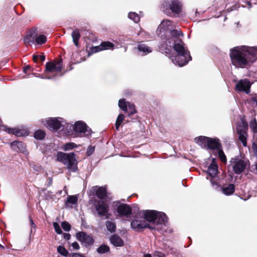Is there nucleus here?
<instances>
[{"mask_svg":"<svg viewBox=\"0 0 257 257\" xmlns=\"http://www.w3.org/2000/svg\"><path fill=\"white\" fill-rule=\"evenodd\" d=\"M137 49L139 54L141 55H146L153 51L152 47L142 42L138 44Z\"/></svg>","mask_w":257,"mask_h":257,"instance_id":"6ab92c4d","label":"nucleus"},{"mask_svg":"<svg viewBox=\"0 0 257 257\" xmlns=\"http://www.w3.org/2000/svg\"><path fill=\"white\" fill-rule=\"evenodd\" d=\"M251 150L253 154L257 156V145L255 143L252 144Z\"/></svg>","mask_w":257,"mask_h":257,"instance_id":"c03bdc74","label":"nucleus"},{"mask_svg":"<svg viewBox=\"0 0 257 257\" xmlns=\"http://www.w3.org/2000/svg\"><path fill=\"white\" fill-rule=\"evenodd\" d=\"M37 36V29L34 28L30 30L24 39L25 44H29L30 43H34L35 39Z\"/></svg>","mask_w":257,"mask_h":257,"instance_id":"a211bd4d","label":"nucleus"},{"mask_svg":"<svg viewBox=\"0 0 257 257\" xmlns=\"http://www.w3.org/2000/svg\"><path fill=\"white\" fill-rule=\"evenodd\" d=\"M157 257H166L164 254L161 253H158L157 255Z\"/></svg>","mask_w":257,"mask_h":257,"instance_id":"6e6d98bb","label":"nucleus"},{"mask_svg":"<svg viewBox=\"0 0 257 257\" xmlns=\"http://www.w3.org/2000/svg\"><path fill=\"white\" fill-rule=\"evenodd\" d=\"M46 41V37L44 35H40L36 37L34 42H35L38 45H41L45 43Z\"/></svg>","mask_w":257,"mask_h":257,"instance_id":"cd10ccee","label":"nucleus"},{"mask_svg":"<svg viewBox=\"0 0 257 257\" xmlns=\"http://www.w3.org/2000/svg\"><path fill=\"white\" fill-rule=\"evenodd\" d=\"M57 251L59 253L64 256H68L70 254H69L68 251L64 247V246L62 245H59L57 247Z\"/></svg>","mask_w":257,"mask_h":257,"instance_id":"c85d7f7f","label":"nucleus"},{"mask_svg":"<svg viewBox=\"0 0 257 257\" xmlns=\"http://www.w3.org/2000/svg\"><path fill=\"white\" fill-rule=\"evenodd\" d=\"M39 56H38V55H34L33 56L34 61H36L37 60V59L39 58Z\"/></svg>","mask_w":257,"mask_h":257,"instance_id":"864d4df0","label":"nucleus"},{"mask_svg":"<svg viewBox=\"0 0 257 257\" xmlns=\"http://www.w3.org/2000/svg\"><path fill=\"white\" fill-rule=\"evenodd\" d=\"M30 69V67L29 66H27V67H25L24 68V70H23V71L25 73H27V72L28 70H29Z\"/></svg>","mask_w":257,"mask_h":257,"instance_id":"3c124183","label":"nucleus"},{"mask_svg":"<svg viewBox=\"0 0 257 257\" xmlns=\"http://www.w3.org/2000/svg\"><path fill=\"white\" fill-rule=\"evenodd\" d=\"M39 58H40L42 61H44L45 59V57L44 55H40Z\"/></svg>","mask_w":257,"mask_h":257,"instance_id":"5fc2aeb1","label":"nucleus"},{"mask_svg":"<svg viewBox=\"0 0 257 257\" xmlns=\"http://www.w3.org/2000/svg\"><path fill=\"white\" fill-rule=\"evenodd\" d=\"M173 28V25L171 21L169 20H164L159 26L157 29V32L160 33H164L168 38L170 36L171 30ZM173 30H172L173 31Z\"/></svg>","mask_w":257,"mask_h":257,"instance_id":"9b49d317","label":"nucleus"},{"mask_svg":"<svg viewBox=\"0 0 257 257\" xmlns=\"http://www.w3.org/2000/svg\"><path fill=\"white\" fill-rule=\"evenodd\" d=\"M109 250V247L106 245H101L97 249V251L99 253H104Z\"/></svg>","mask_w":257,"mask_h":257,"instance_id":"c9c22d12","label":"nucleus"},{"mask_svg":"<svg viewBox=\"0 0 257 257\" xmlns=\"http://www.w3.org/2000/svg\"><path fill=\"white\" fill-rule=\"evenodd\" d=\"M106 226L108 231L110 232L115 231L116 226L115 223L112 221H107L106 222Z\"/></svg>","mask_w":257,"mask_h":257,"instance_id":"c756f323","label":"nucleus"},{"mask_svg":"<svg viewBox=\"0 0 257 257\" xmlns=\"http://www.w3.org/2000/svg\"><path fill=\"white\" fill-rule=\"evenodd\" d=\"M144 257H152L150 254H146L144 255Z\"/></svg>","mask_w":257,"mask_h":257,"instance_id":"4d7b16f0","label":"nucleus"},{"mask_svg":"<svg viewBox=\"0 0 257 257\" xmlns=\"http://www.w3.org/2000/svg\"><path fill=\"white\" fill-rule=\"evenodd\" d=\"M44 124L48 128L55 131H63L64 128H67L69 126L70 128L72 127L76 134L79 137H88L91 134V130L84 122L81 121L76 122L72 126L66 123L61 117L49 118L45 120Z\"/></svg>","mask_w":257,"mask_h":257,"instance_id":"f03ea898","label":"nucleus"},{"mask_svg":"<svg viewBox=\"0 0 257 257\" xmlns=\"http://www.w3.org/2000/svg\"><path fill=\"white\" fill-rule=\"evenodd\" d=\"M209 139V138L208 137L200 136L199 137L196 138L195 139V141L197 144L202 147L206 146L207 147Z\"/></svg>","mask_w":257,"mask_h":257,"instance_id":"393cba45","label":"nucleus"},{"mask_svg":"<svg viewBox=\"0 0 257 257\" xmlns=\"http://www.w3.org/2000/svg\"><path fill=\"white\" fill-rule=\"evenodd\" d=\"M235 190L234 185L233 184H229L226 187L222 188V193L226 195H230L233 193Z\"/></svg>","mask_w":257,"mask_h":257,"instance_id":"a878e982","label":"nucleus"},{"mask_svg":"<svg viewBox=\"0 0 257 257\" xmlns=\"http://www.w3.org/2000/svg\"><path fill=\"white\" fill-rule=\"evenodd\" d=\"M257 54L255 48L244 46L236 47L230 50L232 63L236 67L244 68L251 60V57Z\"/></svg>","mask_w":257,"mask_h":257,"instance_id":"7ed1b4c3","label":"nucleus"},{"mask_svg":"<svg viewBox=\"0 0 257 257\" xmlns=\"http://www.w3.org/2000/svg\"><path fill=\"white\" fill-rule=\"evenodd\" d=\"M53 227L55 229V231L58 233V234H61L62 231V230L60 228V226L59 225V224L57 223V222H54L53 223Z\"/></svg>","mask_w":257,"mask_h":257,"instance_id":"ea45409f","label":"nucleus"},{"mask_svg":"<svg viewBox=\"0 0 257 257\" xmlns=\"http://www.w3.org/2000/svg\"><path fill=\"white\" fill-rule=\"evenodd\" d=\"M93 190L95 191L97 197L100 199H104L106 196V190L102 187H95Z\"/></svg>","mask_w":257,"mask_h":257,"instance_id":"5701e85b","label":"nucleus"},{"mask_svg":"<svg viewBox=\"0 0 257 257\" xmlns=\"http://www.w3.org/2000/svg\"><path fill=\"white\" fill-rule=\"evenodd\" d=\"M61 225L63 229L66 231H68L71 229L70 224L66 221L63 222Z\"/></svg>","mask_w":257,"mask_h":257,"instance_id":"58836bf2","label":"nucleus"},{"mask_svg":"<svg viewBox=\"0 0 257 257\" xmlns=\"http://www.w3.org/2000/svg\"><path fill=\"white\" fill-rule=\"evenodd\" d=\"M30 223H31V226L32 229L33 228H36V225H35L33 220L31 218H30Z\"/></svg>","mask_w":257,"mask_h":257,"instance_id":"8fccbe9b","label":"nucleus"},{"mask_svg":"<svg viewBox=\"0 0 257 257\" xmlns=\"http://www.w3.org/2000/svg\"><path fill=\"white\" fill-rule=\"evenodd\" d=\"M251 84L247 79H240L236 82L234 89L238 92H244L246 94H248L250 92Z\"/></svg>","mask_w":257,"mask_h":257,"instance_id":"1a4fd4ad","label":"nucleus"},{"mask_svg":"<svg viewBox=\"0 0 257 257\" xmlns=\"http://www.w3.org/2000/svg\"><path fill=\"white\" fill-rule=\"evenodd\" d=\"M57 160L65 165L70 172H76L77 170V161L74 153L58 152L57 154Z\"/></svg>","mask_w":257,"mask_h":257,"instance_id":"20e7f679","label":"nucleus"},{"mask_svg":"<svg viewBox=\"0 0 257 257\" xmlns=\"http://www.w3.org/2000/svg\"><path fill=\"white\" fill-rule=\"evenodd\" d=\"M77 200L78 198L76 196H69L67 198V202L72 204H76Z\"/></svg>","mask_w":257,"mask_h":257,"instance_id":"4c0bfd02","label":"nucleus"},{"mask_svg":"<svg viewBox=\"0 0 257 257\" xmlns=\"http://www.w3.org/2000/svg\"><path fill=\"white\" fill-rule=\"evenodd\" d=\"M250 101L252 105H255L256 106H257V96H254L251 97Z\"/></svg>","mask_w":257,"mask_h":257,"instance_id":"de8ad7c7","label":"nucleus"},{"mask_svg":"<svg viewBox=\"0 0 257 257\" xmlns=\"http://www.w3.org/2000/svg\"><path fill=\"white\" fill-rule=\"evenodd\" d=\"M244 125V130H240L238 127L237 128V132L239 135V139L241 142L243 146H246V137L247 134L246 130L247 128V124L243 123Z\"/></svg>","mask_w":257,"mask_h":257,"instance_id":"aec40b11","label":"nucleus"},{"mask_svg":"<svg viewBox=\"0 0 257 257\" xmlns=\"http://www.w3.org/2000/svg\"><path fill=\"white\" fill-rule=\"evenodd\" d=\"M62 63L61 61L49 62L46 64V71L47 73H54L57 74L61 71Z\"/></svg>","mask_w":257,"mask_h":257,"instance_id":"9d476101","label":"nucleus"},{"mask_svg":"<svg viewBox=\"0 0 257 257\" xmlns=\"http://www.w3.org/2000/svg\"><path fill=\"white\" fill-rule=\"evenodd\" d=\"M32 232V230L31 229V232H30V235L31 234Z\"/></svg>","mask_w":257,"mask_h":257,"instance_id":"052dcab7","label":"nucleus"},{"mask_svg":"<svg viewBox=\"0 0 257 257\" xmlns=\"http://www.w3.org/2000/svg\"><path fill=\"white\" fill-rule=\"evenodd\" d=\"M247 163V161L237 158H232L230 161L228 168L232 169L235 173L239 174L245 169Z\"/></svg>","mask_w":257,"mask_h":257,"instance_id":"0eeeda50","label":"nucleus"},{"mask_svg":"<svg viewBox=\"0 0 257 257\" xmlns=\"http://www.w3.org/2000/svg\"><path fill=\"white\" fill-rule=\"evenodd\" d=\"M0 247H2V248H4V246H3V245H2L1 244H0Z\"/></svg>","mask_w":257,"mask_h":257,"instance_id":"bf43d9fd","label":"nucleus"},{"mask_svg":"<svg viewBox=\"0 0 257 257\" xmlns=\"http://www.w3.org/2000/svg\"><path fill=\"white\" fill-rule=\"evenodd\" d=\"M11 146L12 149L17 152L24 153L26 151V146L22 142H13Z\"/></svg>","mask_w":257,"mask_h":257,"instance_id":"412c9836","label":"nucleus"},{"mask_svg":"<svg viewBox=\"0 0 257 257\" xmlns=\"http://www.w3.org/2000/svg\"><path fill=\"white\" fill-rule=\"evenodd\" d=\"M76 147V145L73 143H68L64 145L63 149L64 151H68Z\"/></svg>","mask_w":257,"mask_h":257,"instance_id":"e433bc0d","label":"nucleus"},{"mask_svg":"<svg viewBox=\"0 0 257 257\" xmlns=\"http://www.w3.org/2000/svg\"><path fill=\"white\" fill-rule=\"evenodd\" d=\"M131 227L134 229L139 230L145 228H149L153 229L151 227L150 225L146 222V220L136 219L131 222Z\"/></svg>","mask_w":257,"mask_h":257,"instance_id":"dca6fc26","label":"nucleus"},{"mask_svg":"<svg viewBox=\"0 0 257 257\" xmlns=\"http://www.w3.org/2000/svg\"><path fill=\"white\" fill-rule=\"evenodd\" d=\"M34 138L37 140H42L45 137V133L41 130H38L34 133Z\"/></svg>","mask_w":257,"mask_h":257,"instance_id":"2f4dec72","label":"nucleus"},{"mask_svg":"<svg viewBox=\"0 0 257 257\" xmlns=\"http://www.w3.org/2000/svg\"><path fill=\"white\" fill-rule=\"evenodd\" d=\"M94 151V147L90 146L88 147L87 150V156H90L92 154V153Z\"/></svg>","mask_w":257,"mask_h":257,"instance_id":"79ce46f5","label":"nucleus"},{"mask_svg":"<svg viewBox=\"0 0 257 257\" xmlns=\"http://www.w3.org/2000/svg\"><path fill=\"white\" fill-rule=\"evenodd\" d=\"M207 172L210 177V181L212 187H218L219 180V178L217 176L218 165L215 159H211V163L207 167ZM207 179H209L208 177Z\"/></svg>","mask_w":257,"mask_h":257,"instance_id":"423d86ee","label":"nucleus"},{"mask_svg":"<svg viewBox=\"0 0 257 257\" xmlns=\"http://www.w3.org/2000/svg\"><path fill=\"white\" fill-rule=\"evenodd\" d=\"M77 239L83 243L86 246L92 245L94 243L92 237L84 232H79L76 234Z\"/></svg>","mask_w":257,"mask_h":257,"instance_id":"4468645a","label":"nucleus"},{"mask_svg":"<svg viewBox=\"0 0 257 257\" xmlns=\"http://www.w3.org/2000/svg\"><path fill=\"white\" fill-rule=\"evenodd\" d=\"M124 116L122 114H119L118 115L115 124L116 130H118L119 127L124 120Z\"/></svg>","mask_w":257,"mask_h":257,"instance_id":"72a5a7b5","label":"nucleus"},{"mask_svg":"<svg viewBox=\"0 0 257 257\" xmlns=\"http://www.w3.org/2000/svg\"><path fill=\"white\" fill-rule=\"evenodd\" d=\"M95 209L100 217H104L105 218L109 217L108 206L103 201H99L95 205Z\"/></svg>","mask_w":257,"mask_h":257,"instance_id":"f8f14e48","label":"nucleus"},{"mask_svg":"<svg viewBox=\"0 0 257 257\" xmlns=\"http://www.w3.org/2000/svg\"><path fill=\"white\" fill-rule=\"evenodd\" d=\"M101 45L103 50L113 49L114 47V45L110 42H103L101 43Z\"/></svg>","mask_w":257,"mask_h":257,"instance_id":"473e14b6","label":"nucleus"},{"mask_svg":"<svg viewBox=\"0 0 257 257\" xmlns=\"http://www.w3.org/2000/svg\"><path fill=\"white\" fill-rule=\"evenodd\" d=\"M38 77L41 78H42V79H51L52 78V77H51L48 76H47L46 77H43V76H39Z\"/></svg>","mask_w":257,"mask_h":257,"instance_id":"603ef678","label":"nucleus"},{"mask_svg":"<svg viewBox=\"0 0 257 257\" xmlns=\"http://www.w3.org/2000/svg\"><path fill=\"white\" fill-rule=\"evenodd\" d=\"M207 148L210 150H212L213 154L217 152V150H219L221 147V145L218 139H209Z\"/></svg>","mask_w":257,"mask_h":257,"instance_id":"f3484780","label":"nucleus"},{"mask_svg":"<svg viewBox=\"0 0 257 257\" xmlns=\"http://www.w3.org/2000/svg\"><path fill=\"white\" fill-rule=\"evenodd\" d=\"M247 4H248V5H249V7H250V2H247Z\"/></svg>","mask_w":257,"mask_h":257,"instance_id":"13d9d810","label":"nucleus"},{"mask_svg":"<svg viewBox=\"0 0 257 257\" xmlns=\"http://www.w3.org/2000/svg\"><path fill=\"white\" fill-rule=\"evenodd\" d=\"M128 17L136 23H138L140 20L139 15L135 12H130L128 15Z\"/></svg>","mask_w":257,"mask_h":257,"instance_id":"7c9ffc66","label":"nucleus"},{"mask_svg":"<svg viewBox=\"0 0 257 257\" xmlns=\"http://www.w3.org/2000/svg\"><path fill=\"white\" fill-rule=\"evenodd\" d=\"M101 50H103L101 48V45L100 46L94 47L91 48V52L92 53H96V52H99Z\"/></svg>","mask_w":257,"mask_h":257,"instance_id":"37998d69","label":"nucleus"},{"mask_svg":"<svg viewBox=\"0 0 257 257\" xmlns=\"http://www.w3.org/2000/svg\"><path fill=\"white\" fill-rule=\"evenodd\" d=\"M180 36H183L180 31H172L170 36L162 40L159 49L162 53L168 56L174 64L182 67L191 60V57Z\"/></svg>","mask_w":257,"mask_h":257,"instance_id":"f257e3e1","label":"nucleus"},{"mask_svg":"<svg viewBox=\"0 0 257 257\" xmlns=\"http://www.w3.org/2000/svg\"><path fill=\"white\" fill-rule=\"evenodd\" d=\"M249 127L254 133H257V121L255 118L250 122Z\"/></svg>","mask_w":257,"mask_h":257,"instance_id":"f704fd0d","label":"nucleus"},{"mask_svg":"<svg viewBox=\"0 0 257 257\" xmlns=\"http://www.w3.org/2000/svg\"><path fill=\"white\" fill-rule=\"evenodd\" d=\"M118 106L121 109L126 111L128 115L135 114L136 112L135 105L128 102H126L124 99H120L118 101Z\"/></svg>","mask_w":257,"mask_h":257,"instance_id":"ddd939ff","label":"nucleus"},{"mask_svg":"<svg viewBox=\"0 0 257 257\" xmlns=\"http://www.w3.org/2000/svg\"><path fill=\"white\" fill-rule=\"evenodd\" d=\"M139 35L141 37H143L144 39H147L148 38H149V36H150V34L145 31H141L139 33Z\"/></svg>","mask_w":257,"mask_h":257,"instance_id":"a19ab883","label":"nucleus"},{"mask_svg":"<svg viewBox=\"0 0 257 257\" xmlns=\"http://www.w3.org/2000/svg\"><path fill=\"white\" fill-rule=\"evenodd\" d=\"M71 36L74 45L77 47H78L79 45V40L81 37V34L79 30L78 29L74 30L71 34Z\"/></svg>","mask_w":257,"mask_h":257,"instance_id":"b1692460","label":"nucleus"},{"mask_svg":"<svg viewBox=\"0 0 257 257\" xmlns=\"http://www.w3.org/2000/svg\"><path fill=\"white\" fill-rule=\"evenodd\" d=\"M214 154L215 155L218 156L221 162L223 163L226 162L227 159L226 156L222 151L221 148H220L219 150H217V152H216Z\"/></svg>","mask_w":257,"mask_h":257,"instance_id":"bb28decb","label":"nucleus"},{"mask_svg":"<svg viewBox=\"0 0 257 257\" xmlns=\"http://www.w3.org/2000/svg\"><path fill=\"white\" fill-rule=\"evenodd\" d=\"M143 215L147 221L156 224H162L167 221V216L164 212L145 210L143 211Z\"/></svg>","mask_w":257,"mask_h":257,"instance_id":"39448f33","label":"nucleus"},{"mask_svg":"<svg viewBox=\"0 0 257 257\" xmlns=\"http://www.w3.org/2000/svg\"><path fill=\"white\" fill-rule=\"evenodd\" d=\"M115 206L117 207V212L121 216H127L132 213V209L127 204H120L116 202Z\"/></svg>","mask_w":257,"mask_h":257,"instance_id":"2eb2a0df","label":"nucleus"},{"mask_svg":"<svg viewBox=\"0 0 257 257\" xmlns=\"http://www.w3.org/2000/svg\"><path fill=\"white\" fill-rule=\"evenodd\" d=\"M181 10V4L177 1L165 2L163 4V11L167 15H170L171 14V12L178 14L180 13Z\"/></svg>","mask_w":257,"mask_h":257,"instance_id":"6e6552de","label":"nucleus"},{"mask_svg":"<svg viewBox=\"0 0 257 257\" xmlns=\"http://www.w3.org/2000/svg\"><path fill=\"white\" fill-rule=\"evenodd\" d=\"M71 246L75 250L79 249L80 248L79 244L76 241L71 243Z\"/></svg>","mask_w":257,"mask_h":257,"instance_id":"49530a36","label":"nucleus"},{"mask_svg":"<svg viewBox=\"0 0 257 257\" xmlns=\"http://www.w3.org/2000/svg\"><path fill=\"white\" fill-rule=\"evenodd\" d=\"M111 243L115 246H122L124 244L122 239L117 235L113 234L110 238Z\"/></svg>","mask_w":257,"mask_h":257,"instance_id":"4be33fe9","label":"nucleus"},{"mask_svg":"<svg viewBox=\"0 0 257 257\" xmlns=\"http://www.w3.org/2000/svg\"><path fill=\"white\" fill-rule=\"evenodd\" d=\"M63 237L66 240H69L71 236L69 233H64Z\"/></svg>","mask_w":257,"mask_h":257,"instance_id":"09e8293b","label":"nucleus"},{"mask_svg":"<svg viewBox=\"0 0 257 257\" xmlns=\"http://www.w3.org/2000/svg\"><path fill=\"white\" fill-rule=\"evenodd\" d=\"M68 257H86L84 255L79 253H70Z\"/></svg>","mask_w":257,"mask_h":257,"instance_id":"a18cd8bd","label":"nucleus"}]
</instances>
